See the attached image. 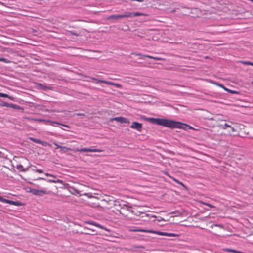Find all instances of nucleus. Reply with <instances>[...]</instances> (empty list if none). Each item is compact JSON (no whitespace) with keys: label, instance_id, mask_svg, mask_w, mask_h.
Listing matches in <instances>:
<instances>
[{"label":"nucleus","instance_id":"obj_1","mask_svg":"<svg viewBox=\"0 0 253 253\" xmlns=\"http://www.w3.org/2000/svg\"><path fill=\"white\" fill-rule=\"evenodd\" d=\"M145 120L151 123L163 126L170 128H176L186 130V127H188L190 129H193L191 126L186 124L171 120L154 118H146Z\"/></svg>","mask_w":253,"mask_h":253},{"label":"nucleus","instance_id":"obj_2","mask_svg":"<svg viewBox=\"0 0 253 253\" xmlns=\"http://www.w3.org/2000/svg\"><path fill=\"white\" fill-rule=\"evenodd\" d=\"M69 150H72L74 151H78L80 152H102V150L101 149H90V148H84L82 149H72L71 148L65 147V146H62V148L60 149V151L63 153H66Z\"/></svg>","mask_w":253,"mask_h":253},{"label":"nucleus","instance_id":"obj_3","mask_svg":"<svg viewBox=\"0 0 253 253\" xmlns=\"http://www.w3.org/2000/svg\"><path fill=\"white\" fill-rule=\"evenodd\" d=\"M220 127L223 129H228V132L231 134L232 133L237 131L238 125L236 123L229 122L223 124H221L220 125Z\"/></svg>","mask_w":253,"mask_h":253},{"label":"nucleus","instance_id":"obj_4","mask_svg":"<svg viewBox=\"0 0 253 253\" xmlns=\"http://www.w3.org/2000/svg\"><path fill=\"white\" fill-rule=\"evenodd\" d=\"M83 195L87 196L89 198L88 204L93 208L100 207V199L92 196L89 193H84Z\"/></svg>","mask_w":253,"mask_h":253},{"label":"nucleus","instance_id":"obj_5","mask_svg":"<svg viewBox=\"0 0 253 253\" xmlns=\"http://www.w3.org/2000/svg\"><path fill=\"white\" fill-rule=\"evenodd\" d=\"M115 201L110 196H106L105 198L100 199V208L109 209L114 205Z\"/></svg>","mask_w":253,"mask_h":253},{"label":"nucleus","instance_id":"obj_6","mask_svg":"<svg viewBox=\"0 0 253 253\" xmlns=\"http://www.w3.org/2000/svg\"><path fill=\"white\" fill-rule=\"evenodd\" d=\"M134 232H146V233H155L158 234L159 235L162 236H167L169 237H178L179 235L176 234L171 233H167L160 231H155L153 230H144L141 229H135L132 230Z\"/></svg>","mask_w":253,"mask_h":253},{"label":"nucleus","instance_id":"obj_7","mask_svg":"<svg viewBox=\"0 0 253 253\" xmlns=\"http://www.w3.org/2000/svg\"><path fill=\"white\" fill-rule=\"evenodd\" d=\"M30 192L33 194L37 196H42L44 194H52L53 193L51 190H39L37 189H31Z\"/></svg>","mask_w":253,"mask_h":253},{"label":"nucleus","instance_id":"obj_8","mask_svg":"<svg viewBox=\"0 0 253 253\" xmlns=\"http://www.w3.org/2000/svg\"><path fill=\"white\" fill-rule=\"evenodd\" d=\"M91 79L93 80L96 81L97 83H104L107 84L113 85L117 88H121L122 86L121 84H116L113 82L105 81V80H99L95 78H91Z\"/></svg>","mask_w":253,"mask_h":253},{"label":"nucleus","instance_id":"obj_9","mask_svg":"<svg viewBox=\"0 0 253 253\" xmlns=\"http://www.w3.org/2000/svg\"><path fill=\"white\" fill-rule=\"evenodd\" d=\"M0 201L16 206H19L22 205V203L19 201H13L10 200L6 199L3 198L1 196H0Z\"/></svg>","mask_w":253,"mask_h":253},{"label":"nucleus","instance_id":"obj_10","mask_svg":"<svg viewBox=\"0 0 253 253\" xmlns=\"http://www.w3.org/2000/svg\"><path fill=\"white\" fill-rule=\"evenodd\" d=\"M111 121H116L121 123H130L129 120L127 118L123 117H117L110 119Z\"/></svg>","mask_w":253,"mask_h":253},{"label":"nucleus","instance_id":"obj_11","mask_svg":"<svg viewBox=\"0 0 253 253\" xmlns=\"http://www.w3.org/2000/svg\"><path fill=\"white\" fill-rule=\"evenodd\" d=\"M130 127L131 128L136 129L137 131L140 132L142 131V124L137 122H133L132 123V124L130 126Z\"/></svg>","mask_w":253,"mask_h":253},{"label":"nucleus","instance_id":"obj_12","mask_svg":"<svg viewBox=\"0 0 253 253\" xmlns=\"http://www.w3.org/2000/svg\"><path fill=\"white\" fill-rule=\"evenodd\" d=\"M120 213L124 216H127L128 215V207L124 205L123 207H121L120 210L117 209Z\"/></svg>","mask_w":253,"mask_h":253},{"label":"nucleus","instance_id":"obj_13","mask_svg":"<svg viewBox=\"0 0 253 253\" xmlns=\"http://www.w3.org/2000/svg\"><path fill=\"white\" fill-rule=\"evenodd\" d=\"M0 106L6 107H10L14 109L17 108V105L14 104H11L5 102H3L0 104Z\"/></svg>","mask_w":253,"mask_h":253},{"label":"nucleus","instance_id":"obj_14","mask_svg":"<svg viewBox=\"0 0 253 253\" xmlns=\"http://www.w3.org/2000/svg\"><path fill=\"white\" fill-rule=\"evenodd\" d=\"M215 84L220 87L221 88H223L224 90L228 91V92H230L232 94H238V92L236 91H234V90H231L230 89H229L228 88H227L226 87H225L223 85L221 84H218V83H215Z\"/></svg>","mask_w":253,"mask_h":253},{"label":"nucleus","instance_id":"obj_15","mask_svg":"<svg viewBox=\"0 0 253 253\" xmlns=\"http://www.w3.org/2000/svg\"><path fill=\"white\" fill-rule=\"evenodd\" d=\"M88 224H91V225H94L97 227H98L100 229H104L105 230H106V231H108V230L104 227L103 226H101V225L99 224H97L95 222H87Z\"/></svg>","mask_w":253,"mask_h":253},{"label":"nucleus","instance_id":"obj_16","mask_svg":"<svg viewBox=\"0 0 253 253\" xmlns=\"http://www.w3.org/2000/svg\"><path fill=\"white\" fill-rule=\"evenodd\" d=\"M133 15V13L130 12H125L124 14H122V18H128V17H132Z\"/></svg>","mask_w":253,"mask_h":253},{"label":"nucleus","instance_id":"obj_17","mask_svg":"<svg viewBox=\"0 0 253 253\" xmlns=\"http://www.w3.org/2000/svg\"><path fill=\"white\" fill-rule=\"evenodd\" d=\"M120 18H122V15H112L110 16L108 18V19H120Z\"/></svg>","mask_w":253,"mask_h":253},{"label":"nucleus","instance_id":"obj_18","mask_svg":"<svg viewBox=\"0 0 253 253\" xmlns=\"http://www.w3.org/2000/svg\"><path fill=\"white\" fill-rule=\"evenodd\" d=\"M198 202L202 205L207 206L210 207L211 208H216L215 206H214V205H211L209 203H208L204 202L202 201H199Z\"/></svg>","mask_w":253,"mask_h":253},{"label":"nucleus","instance_id":"obj_19","mask_svg":"<svg viewBox=\"0 0 253 253\" xmlns=\"http://www.w3.org/2000/svg\"><path fill=\"white\" fill-rule=\"evenodd\" d=\"M144 57L150 58V59H153L156 60H163L162 58L158 57H153L152 56L148 55H144Z\"/></svg>","mask_w":253,"mask_h":253},{"label":"nucleus","instance_id":"obj_20","mask_svg":"<svg viewBox=\"0 0 253 253\" xmlns=\"http://www.w3.org/2000/svg\"><path fill=\"white\" fill-rule=\"evenodd\" d=\"M16 168L20 171L25 172L27 170V169L24 168L23 166L21 164L18 165L16 167Z\"/></svg>","mask_w":253,"mask_h":253},{"label":"nucleus","instance_id":"obj_21","mask_svg":"<svg viewBox=\"0 0 253 253\" xmlns=\"http://www.w3.org/2000/svg\"><path fill=\"white\" fill-rule=\"evenodd\" d=\"M0 97H6L9 98L11 100H14V98L12 96H9L7 94H4L2 93H0Z\"/></svg>","mask_w":253,"mask_h":253},{"label":"nucleus","instance_id":"obj_22","mask_svg":"<svg viewBox=\"0 0 253 253\" xmlns=\"http://www.w3.org/2000/svg\"><path fill=\"white\" fill-rule=\"evenodd\" d=\"M238 62L241 63H242V64H243L244 65H251V66H253V63L251 62H250V61H238Z\"/></svg>","mask_w":253,"mask_h":253},{"label":"nucleus","instance_id":"obj_23","mask_svg":"<svg viewBox=\"0 0 253 253\" xmlns=\"http://www.w3.org/2000/svg\"><path fill=\"white\" fill-rule=\"evenodd\" d=\"M147 14L142 13L140 12H135L133 13V17L135 16H147Z\"/></svg>","mask_w":253,"mask_h":253},{"label":"nucleus","instance_id":"obj_24","mask_svg":"<svg viewBox=\"0 0 253 253\" xmlns=\"http://www.w3.org/2000/svg\"><path fill=\"white\" fill-rule=\"evenodd\" d=\"M171 179H172L173 181H174L175 182H176L177 183H178V184H179L181 185V186H182L183 187L185 188V186L184 185V184L182 182H180V181H178V180H177L176 179L174 178V177H171Z\"/></svg>","mask_w":253,"mask_h":253},{"label":"nucleus","instance_id":"obj_25","mask_svg":"<svg viewBox=\"0 0 253 253\" xmlns=\"http://www.w3.org/2000/svg\"><path fill=\"white\" fill-rule=\"evenodd\" d=\"M40 144H41L42 146H44V147L51 146V145L49 143H48V142H47L46 141H41Z\"/></svg>","mask_w":253,"mask_h":253},{"label":"nucleus","instance_id":"obj_26","mask_svg":"<svg viewBox=\"0 0 253 253\" xmlns=\"http://www.w3.org/2000/svg\"><path fill=\"white\" fill-rule=\"evenodd\" d=\"M48 182H53V183H62V181L59 180V179H57L56 180H54V179H52V180H48Z\"/></svg>","mask_w":253,"mask_h":253},{"label":"nucleus","instance_id":"obj_27","mask_svg":"<svg viewBox=\"0 0 253 253\" xmlns=\"http://www.w3.org/2000/svg\"><path fill=\"white\" fill-rule=\"evenodd\" d=\"M30 139L35 143L40 144L41 140L34 138H30Z\"/></svg>","mask_w":253,"mask_h":253},{"label":"nucleus","instance_id":"obj_28","mask_svg":"<svg viewBox=\"0 0 253 253\" xmlns=\"http://www.w3.org/2000/svg\"><path fill=\"white\" fill-rule=\"evenodd\" d=\"M46 124H49L50 125H52L53 124H58L59 123L57 122H54V121H52L51 120H46L45 122H44Z\"/></svg>","mask_w":253,"mask_h":253},{"label":"nucleus","instance_id":"obj_29","mask_svg":"<svg viewBox=\"0 0 253 253\" xmlns=\"http://www.w3.org/2000/svg\"><path fill=\"white\" fill-rule=\"evenodd\" d=\"M0 61H2L6 63L10 62V61L8 59L4 58H0Z\"/></svg>","mask_w":253,"mask_h":253},{"label":"nucleus","instance_id":"obj_30","mask_svg":"<svg viewBox=\"0 0 253 253\" xmlns=\"http://www.w3.org/2000/svg\"><path fill=\"white\" fill-rule=\"evenodd\" d=\"M34 121H38V122H44L46 121V120H44V119H32Z\"/></svg>","mask_w":253,"mask_h":253},{"label":"nucleus","instance_id":"obj_31","mask_svg":"<svg viewBox=\"0 0 253 253\" xmlns=\"http://www.w3.org/2000/svg\"><path fill=\"white\" fill-rule=\"evenodd\" d=\"M132 54L135 55V56H139L140 57H144V55H142L140 53H137V52H133L132 53Z\"/></svg>","mask_w":253,"mask_h":253},{"label":"nucleus","instance_id":"obj_32","mask_svg":"<svg viewBox=\"0 0 253 253\" xmlns=\"http://www.w3.org/2000/svg\"><path fill=\"white\" fill-rule=\"evenodd\" d=\"M58 125H61V126H65V127H67V128H70V126L68 125H64V124H61V123H59L58 124Z\"/></svg>","mask_w":253,"mask_h":253},{"label":"nucleus","instance_id":"obj_33","mask_svg":"<svg viewBox=\"0 0 253 253\" xmlns=\"http://www.w3.org/2000/svg\"><path fill=\"white\" fill-rule=\"evenodd\" d=\"M53 144H54V145H55V146H56V148H60V149H61V148H62V146H61L59 145L58 144H57V143H55H55H53Z\"/></svg>","mask_w":253,"mask_h":253},{"label":"nucleus","instance_id":"obj_34","mask_svg":"<svg viewBox=\"0 0 253 253\" xmlns=\"http://www.w3.org/2000/svg\"><path fill=\"white\" fill-rule=\"evenodd\" d=\"M35 171L39 173H42L43 172L42 170L41 169H36L35 170Z\"/></svg>","mask_w":253,"mask_h":253},{"label":"nucleus","instance_id":"obj_35","mask_svg":"<svg viewBox=\"0 0 253 253\" xmlns=\"http://www.w3.org/2000/svg\"><path fill=\"white\" fill-rule=\"evenodd\" d=\"M45 175L50 177H54L53 175L49 173H45Z\"/></svg>","mask_w":253,"mask_h":253},{"label":"nucleus","instance_id":"obj_36","mask_svg":"<svg viewBox=\"0 0 253 253\" xmlns=\"http://www.w3.org/2000/svg\"><path fill=\"white\" fill-rule=\"evenodd\" d=\"M45 175L50 177H54L53 175L49 173H45Z\"/></svg>","mask_w":253,"mask_h":253},{"label":"nucleus","instance_id":"obj_37","mask_svg":"<svg viewBox=\"0 0 253 253\" xmlns=\"http://www.w3.org/2000/svg\"><path fill=\"white\" fill-rule=\"evenodd\" d=\"M166 174L168 176H169V177H170V178H171V177H171V176H170V175H169L167 172H166Z\"/></svg>","mask_w":253,"mask_h":253},{"label":"nucleus","instance_id":"obj_38","mask_svg":"<svg viewBox=\"0 0 253 253\" xmlns=\"http://www.w3.org/2000/svg\"><path fill=\"white\" fill-rule=\"evenodd\" d=\"M40 86L42 87V88H43V89H45L46 88V87L45 86H44L43 85H42L40 84Z\"/></svg>","mask_w":253,"mask_h":253},{"label":"nucleus","instance_id":"obj_39","mask_svg":"<svg viewBox=\"0 0 253 253\" xmlns=\"http://www.w3.org/2000/svg\"><path fill=\"white\" fill-rule=\"evenodd\" d=\"M158 221H162V220L163 221V220H164V219H163V218H161V219H158Z\"/></svg>","mask_w":253,"mask_h":253},{"label":"nucleus","instance_id":"obj_40","mask_svg":"<svg viewBox=\"0 0 253 253\" xmlns=\"http://www.w3.org/2000/svg\"><path fill=\"white\" fill-rule=\"evenodd\" d=\"M77 115L78 116H80V115H84V114H80V113H78V114H77Z\"/></svg>","mask_w":253,"mask_h":253},{"label":"nucleus","instance_id":"obj_41","mask_svg":"<svg viewBox=\"0 0 253 253\" xmlns=\"http://www.w3.org/2000/svg\"><path fill=\"white\" fill-rule=\"evenodd\" d=\"M37 179H43V180H45V179H44V178H41V177L38 178Z\"/></svg>","mask_w":253,"mask_h":253},{"label":"nucleus","instance_id":"obj_42","mask_svg":"<svg viewBox=\"0 0 253 253\" xmlns=\"http://www.w3.org/2000/svg\"><path fill=\"white\" fill-rule=\"evenodd\" d=\"M71 33H72V35H76V36L77 35L76 34L74 33H73V32H72Z\"/></svg>","mask_w":253,"mask_h":253},{"label":"nucleus","instance_id":"obj_43","mask_svg":"<svg viewBox=\"0 0 253 253\" xmlns=\"http://www.w3.org/2000/svg\"><path fill=\"white\" fill-rule=\"evenodd\" d=\"M251 84H253V80H252V81Z\"/></svg>","mask_w":253,"mask_h":253},{"label":"nucleus","instance_id":"obj_44","mask_svg":"<svg viewBox=\"0 0 253 253\" xmlns=\"http://www.w3.org/2000/svg\"><path fill=\"white\" fill-rule=\"evenodd\" d=\"M251 84H253V80H252V81Z\"/></svg>","mask_w":253,"mask_h":253},{"label":"nucleus","instance_id":"obj_45","mask_svg":"<svg viewBox=\"0 0 253 253\" xmlns=\"http://www.w3.org/2000/svg\"><path fill=\"white\" fill-rule=\"evenodd\" d=\"M251 84H253V80H252V81Z\"/></svg>","mask_w":253,"mask_h":253},{"label":"nucleus","instance_id":"obj_46","mask_svg":"<svg viewBox=\"0 0 253 253\" xmlns=\"http://www.w3.org/2000/svg\"><path fill=\"white\" fill-rule=\"evenodd\" d=\"M251 84H253V80H252V81Z\"/></svg>","mask_w":253,"mask_h":253},{"label":"nucleus","instance_id":"obj_47","mask_svg":"<svg viewBox=\"0 0 253 253\" xmlns=\"http://www.w3.org/2000/svg\"><path fill=\"white\" fill-rule=\"evenodd\" d=\"M174 11H175V10H173L172 11V12H174Z\"/></svg>","mask_w":253,"mask_h":253},{"label":"nucleus","instance_id":"obj_48","mask_svg":"<svg viewBox=\"0 0 253 253\" xmlns=\"http://www.w3.org/2000/svg\"><path fill=\"white\" fill-rule=\"evenodd\" d=\"M77 193H79V192L77 190H75Z\"/></svg>","mask_w":253,"mask_h":253},{"label":"nucleus","instance_id":"obj_49","mask_svg":"<svg viewBox=\"0 0 253 253\" xmlns=\"http://www.w3.org/2000/svg\"><path fill=\"white\" fill-rule=\"evenodd\" d=\"M251 179H252V180H253V177H252Z\"/></svg>","mask_w":253,"mask_h":253},{"label":"nucleus","instance_id":"obj_50","mask_svg":"<svg viewBox=\"0 0 253 253\" xmlns=\"http://www.w3.org/2000/svg\"><path fill=\"white\" fill-rule=\"evenodd\" d=\"M252 2H253V1H252Z\"/></svg>","mask_w":253,"mask_h":253}]
</instances>
